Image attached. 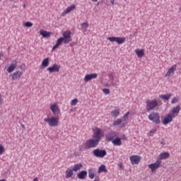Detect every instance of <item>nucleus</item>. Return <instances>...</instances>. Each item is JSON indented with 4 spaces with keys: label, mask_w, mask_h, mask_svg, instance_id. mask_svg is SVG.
Instances as JSON below:
<instances>
[{
    "label": "nucleus",
    "mask_w": 181,
    "mask_h": 181,
    "mask_svg": "<svg viewBox=\"0 0 181 181\" xmlns=\"http://www.w3.org/2000/svg\"><path fill=\"white\" fill-rule=\"evenodd\" d=\"M88 176L90 179H94L95 175L94 174V168H90L88 170Z\"/></svg>",
    "instance_id": "obj_31"
},
{
    "label": "nucleus",
    "mask_w": 181,
    "mask_h": 181,
    "mask_svg": "<svg viewBox=\"0 0 181 181\" xmlns=\"http://www.w3.org/2000/svg\"><path fill=\"white\" fill-rule=\"evenodd\" d=\"M118 168H119V169H123L124 166L122 165V163H119V164H118Z\"/></svg>",
    "instance_id": "obj_45"
},
{
    "label": "nucleus",
    "mask_w": 181,
    "mask_h": 181,
    "mask_svg": "<svg viewBox=\"0 0 181 181\" xmlns=\"http://www.w3.org/2000/svg\"><path fill=\"white\" fill-rule=\"evenodd\" d=\"M0 181H6L5 179L0 180Z\"/></svg>",
    "instance_id": "obj_56"
},
{
    "label": "nucleus",
    "mask_w": 181,
    "mask_h": 181,
    "mask_svg": "<svg viewBox=\"0 0 181 181\" xmlns=\"http://www.w3.org/2000/svg\"><path fill=\"white\" fill-rule=\"evenodd\" d=\"M81 27L83 29H87V28H88V23H83L81 24Z\"/></svg>",
    "instance_id": "obj_36"
},
{
    "label": "nucleus",
    "mask_w": 181,
    "mask_h": 181,
    "mask_svg": "<svg viewBox=\"0 0 181 181\" xmlns=\"http://www.w3.org/2000/svg\"><path fill=\"white\" fill-rule=\"evenodd\" d=\"M174 113H173L172 115H171V117H173V118H175V115H173Z\"/></svg>",
    "instance_id": "obj_51"
},
{
    "label": "nucleus",
    "mask_w": 181,
    "mask_h": 181,
    "mask_svg": "<svg viewBox=\"0 0 181 181\" xmlns=\"http://www.w3.org/2000/svg\"><path fill=\"white\" fill-rule=\"evenodd\" d=\"M64 39V45H67L68 43H70L71 42V33L70 31H65L62 34Z\"/></svg>",
    "instance_id": "obj_8"
},
{
    "label": "nucleus",
    "mask_w": 181,
    "mask_h": 181,
    "mask_svg": "<svg viewBox=\"0 0 181 181\" xmlns=\"http://www.w3.org/2000/svg\"><path fill=\"white\" fill-rule=\"evenodd\" d=\"M22 128H25V124H21Z\"/></svg>",
    "instance_id": "obj_55"
},
{
    "label": "nucleus",
    "mask_w": 181,
    "mask_h": 181,
    "mask_svg": "<svg viewBox=\"0 0 181 181\" xmlns=\"http://www.w3.org/2000/svg\"><path fill=\"white\" fill-rule=\"evenodd\" d=\"M108 77H109L110 81H114V75H112V74H109Z\"/></svg>",
    "instance_id": "obj_42"
},
{
    "label": "nucleus",
    "mask_w": 181,
    "mask_h": 181,
    "mask_svg": "<svg viewBox=\"0 0 181 181\" xmlns=\"http://www.w3.org/2000/svg\"><path fill=\"white\" fill-rule=\"evenodd\" d=\"M50 60V58L47 57L45 59H44L42 62V67H47V66H49V61Z\"/></svg>",
    "instance_id": "obj_30"
},
{
    "label": "nucleus",
    "mask_w": 181,
    "mask_h": 181,
    "mask_svg": "<svg viewBox=\"0 0 181 181\" xmlns=\"http://www.w3.org/2000/svg\"><path fill=\"white\" fill-rule=\"evenodd\" d=\"M45 122H48L49 127H57L59 125V117H52L44 119Z\"/></svg>",
    "instance_id": "obj_4"
},
{
    "label": "nucleus",
    "mask_w": 181,
    "mask_h": 181,
    "mask_svg": "<svg viewBox=\"0 0 181 181\" xmlns=\"http://www.w3.org/2000/svg\"><path fill=\"white\" fill-rule=\"evenodd\" d=\"M170 97H172V93L159 95L160 98H162L163 100H166V101H169V100L170 99Z\"/></svg>",
    "instance_id": "obj_28"
},
{
    "label": "nucleus",
    "mask_w": 181,
    "mask_h": 181,
    "mask_svg": "<svg viewBox=\"0 0 181 181\" xmlns=\"http://www.w3.org/2000/svg\"><path fill=\"white\" fill-rule=\"evenodd\" d=\"M16 66H18V63L14 61V63L11 64V65L8 67V73H12V71H13L16 69Z\"/></svg>",
    "instance_id": "obj_20"
},
{
    "label": "nucleus",
    "mask_w": 181,
    "mask_h": 181,
    "mask_svg": "<svg viewBox=\"0 0 181 181\" xmlns=\"http://www.w3.org/2000/svg\"><path fill=\"white\" fill-rule=\"evenodd\" d=\"M122 128L125 127V124H122Z\"/></svg>",
    "instance_id": "obj_53"
},
{
    "label": "nucleus",
    "mask_w": 181,
    "mask_h": 181,
    "mask_svg": "<svg viewBox=\"0 0 181 181\" xmlns=\"http://www.w3.org/2000/svg\"><path fill=\"white\" fill-rule=\"evenodd\" d=\"M173 121V117H172V115L168 114L167 116H165L163 120V125H168V124L172 122Z\"/></svg>",
    "instance_id": "obj_17"
},
{
    "label": "nucleus",
    "mask_w": 181,
    "mask_h": 181,
    "mask_svg": "<svg viewBox=\"0 0 181 181\" xmlns=\"http://www.w3.org/2000/svg\"><path fill=\"white\" fill-rule=\"evenodd\" d=\"M115 0H110V4H112V5H114V2Z\"/></svg>",
    "instance_id": "obj_47"
},
{
    "label": "nucleus",
    "mask_w": 181,
    "mask_h": 181,
    "mask_svg": "<svg viewBox=\"0 0 181 181\" xmlns=\"http://www.w3.org/2000/svg\"><path fill=\"white\" fill-rule=\"evenodd\" d=\"M177 101H179V98L175 97L172 99L171 104H176V103H177Z\"/></svg>",
    "instance_id": "obj_37"
},
{
    "label": "nucleus",
    "mask_w": 181,
    "mask_h": 181,
    "mask_svg": "<svg viewBox=\"0 0 181 181\" xmlns=\"http://www.w3.org/2000/svg\"><path fill=\"white\" fill-rule=\"evenodd\" d=\"M117 133H115V132L114 131H112L105 135L106 141H108L109 142H112V141L115 139Z\"/></svg>",
    "instance_id": "obj_13"
},
{
    "label": "nucleus",
    "mask_w": 181,
    "mask_h": 181,
    "mask_svg": "<svg viewBox=\"0 0 181 181\" xmlns=\"http://www.w3.org/2000/svg\"><path fill=\"white\" fill-rule=\"evenodd\" d=\"M33 181H39V178L35 177V178H34V179L33 180Z\"/></svg>",
    "instance_id": "obj_46"
},
{
    "label": "nucleus",
    "mask_w": 181,
    "mask_h": 181,
    "mask_svg": "<svg viewBox=\"0 0 181 181\" xmlns=\"http://www.w3.org/2000/svg\"><path fill=\"white\" fill-rule=\"evenodd\" d=\"M111 114H112V117H114V118H117V117H118V115H119V109L115 110L112 111Z\"/></svg>",
    "instance_id": "obj_33"
},
{
    "label": "nucleus",
    "mask_w": 181,
    "mask_h": 181,
    "mask_svg": "<svg viewBox=\"0 0 181 181\" xmlns=\"http://www.w3.org/2000/svg\"><path fill=\"white\" fill-rule=\"evenodd\" d=\"M107 40H110V42H116L118 45H122V43H125L126 38L121 37H107Z\"/></svg>",
    "instance_id": "obj_7"
},
{
    "label": "nucleus",
    "mask_w": 181,
    "mask_h": 181,
    "mask_svg": "<svg viewBox=\"0 0 181 181\" xmlns=\"http://www.w3.org/2000/svg\"><path fill=\"white\" fill-rule=\"evenodd\" d=\"M22 74H23L22 71H16L14 73L11 74L10 75V77H11V80L13 81L20 80L21 77H22Z\"/></svg>",
    "instance_id": "obj_12"
},
{
    "label": "nucleus",
    "mask_w": 181,
    "mask_h": 181,
    "mask_svg": "<svg viewBox=\"0 0 181 181\" xmlns=\"http://www.w3.org/2000/svg\"><path fill=\"white\" fill-rule=\"evenodd\" d=\"M112 86H113V87H117V83H112Z\"/></svg>",
    "instance_id": "obj_48"
},
{
    "label": "nucleus",
    "mask_w": 181,
    "mask_h": 181,
    "mask_svg": "<svg viewBox=\"0 0 181 181\" xmlns=\"http://www.w3.org/2000/svg\"><path fill=\"white\" fill-rule=\"evenodd\" d=\"M176 67H177V65L174 64L173 65L168 71V72L165 74V77H172L173 74H175V71H176Z\"/></svg>",
    "instance_id": "obj_14"
},
{
    "label": "nucleus",
    "mask_w": 181,
    "mask_h": 181,
    "mask_svg": "<svg viewBox=\"0 0 181 181\" xmlns=\"http://www.w3.org/2000/svg\"><path fill=\"white\" fill-rule=\"evenodd\" d=\"M81 168H83V164L82 163H77V164L74 165L72 170H73L74 172H78V170H80V169H81Z\"/></svg>",
    "instance_id": "obj_29"
},
{
    "label": "nucleus",
    "mask_w": 181,
    "mask_h": 181,
    "mask_svg": "<svg viewBox=\"0 0 181 181\" xmlns=\"http://www.w3.org/2000/svg\"><path fill=\"white\" fill-rule=\"evenodd\" d=\"M180 110H181L180 105H177L176 107H174L173 108V110H171V112L173 114H179Z\"/></svg>",
    "instance_id": "obj_32"
},
{
    "label": "nucleus",
    "mask_w": 181,
    "mask_h": 181,
    "mask_svg": "<svg viewBox=\"0 0 181 181\" xmlns=\"http://www.w3.org/2000/svg\"><path fill=\"white\" fill-rule=\"evenodd\" d=\"M4 152H5V147H4V146L0 144V155H2Z\"/></svg>",
    "instance_id": "obj_39"
},
{
    "label": "nucleus",
    "mask_w": 181,
    "mask_h": 181,
    "mask_svg": "<svg viewBox=\"0 0 181 181\" xmlns=\"http://www.w3.org/2000/svg\"><path fill=\"white\" fill-rule=\"evenodd\" d=\"M24 26H25V28H32L33 26V23L28 21L24 23Z\"/></svg>",
    "instance_id": "obj_35"
},
{
    "label": "nucleus",
    "mask_w": 181,
    "mask_h": 181,
    "mask_svg": "<svg viewBox=\"0 0 181 181\" xmlns=\"http://www.w3.org/2000/svg\"><path fill=\"white\" fill-rule=\"evenodd\" d=\"M74 171L71 168H67L65 172L66 179H70V177H73V175H74Z\"/></svg>",
    "instance_id": "obj_23"
},
{
    "label": "nucleus",
    "mask_w": 181,
    "mask_h": 181,
    "mask_svg": "<svg viewBox=\"0 0 181 181\" xmlns=\"http://www.w3.org/2000/svg\"><path fill=\"white\" fill-rule=\"evenodd\" d=\"M2 56H4V54L0 52V60H1V57H2Z\"/></svg>",
    "instance_id": "obj_49"
},
{
    "label": "nucleus",
    "mask_w": 181,
    "mask_h": 181,
    "mask_svg": "<svg viewBox=\"0 0 181 181\" xmlns=\"http://www.w3.org/2000/svg\"><path fill=\"white\" fill-rule=\"evenodd\" d=\"M170 156V153L168 152L162 153L159 155L158 160H163V159H168Z\"/></svg>",
    "instance_id": "obj_22"
},
{
    "label": "nucleus",
    "mask_w": 181,
    "mask_h": 181,
    "mask_svg": "<svg viewBox=\"0 0 181 181\" xmlns=\"http://www.w3.org/2000/svg\"><path fill=\"white\" fill-rule=\"evenodd\" d=\"M148 117V119L152 121L154 124H156L157 125L160 124V115L158 112H152Z\"/></svg>",
    "instance_id": "obj_3"
},
{
    "label": "nucleus",
    "mask_w": 181,
    "mask_h": 181,
    "mask_svg": "<svg viewBox=\"0 0 181 181\" xmlns=\"http://www.w3.org/2000/svg\"><path fill=\"white\" fill-rule=\"evenodd\" d=\"M50 110L54 114V117H59V115H60V109L56 103L51 105Z\"/></svg>",
    "instance_id": "obj_9"
},
{
    "label": "nucleus",
    "mask_w": 181,
    "mask_h": 181,
    "mask_svg": "<svg viewBox=\"0 0 181 181\" xmlns=\"http://www.w3.org/2000/svg\"><path fill=\"white\" fill-rule=\"evenodd\" d=\"M76 8V5H71L69 6L66 10L64 11L62 15H67V13H70L71 11H74Z\"/></svg>",
    "instance_id": "obj_26"
},
{
    "label": "nucleus",
    "mask_w": 181,
    "mask_h": 181,
    "mask_svg": "<svg viewBox=\"0 0 181 181\" xmlns=\"http://www.w3.org/2000/svg\"><path fill=\"white\" fill-rule=\"evenodd\" d=\"M23 8H26V4H23Z\"/></svg>",
    "instance_id": "obj_57"
},
{
    "label": "nucleus",
    "mask_w": 181,
    "mask_h": 181,
    "mask_svg": "<svg viewBox=\"0 0 181 181\" xmlns=\"http://www.w3.org/2000/svg\"><path fill=\"white\" fill-rule=\"evenodd\" d=\"M93 131H94V132L92 136V138L98 140L100 142V141H101V139L103 138V136H104V132L103 131V129H101L98 127H95V130H93Z\"/></svg>",
    "instance_id": "obj_5"
},
{
    "label": "nucleus",
    "mask_w": 181,
    "mask_h": 181,
    "mask_svg": "<svg viewBox=\"0 0 181 181\" xmlns=\"http://www.w3.org/2000/svg\"><path fill=\"white\" fill-rule=\"evenodd\" d=\"M130 162L132 165H139V162H141V156H130Z\"/></svg>",
    "instance_id": "obj_16"
},
{
    "label": "nucleus",
    "mask_w": 181,
    "mask_h": 181,
    "mask_svg": "<svg viewBox=\"0 0 181 181\" xmlns=\"http://www.w3.org/2000/svg\"><path fill=\"white\" fill-rule=\"evenodd\" d=\"M60 67H62L60 65L54 64L52 66L48 67L47 70L49 73H59L60 71Z\"/></svg>",
    "instance_id": "obj_11"
},
{
    "label": "nucleus",
    "mask_w": 181,
    "mask_h": 181,
    "mask_svg": "<svg viewBox=\"0 0 181 181\" xmlns=\"http://www.w3.org/2000/svg\"><path fill=\"white\" fill-rule=\"evenodd\" d=\"M112 144L115 146H121L122 145V141H121V138L116 137L114 140H112Z\"/></svg>",
    "instance_id": "obj_21"
},
{
    "label": "nucleus",
    "mask_w": 181,
    "mask_h": 181,
    "mask_svg": "<svg viewBox=\"0 0 181 181\" xmlns=\"http://www.w3.org/2000/svg\"><path fill=\"white\" fill-rule=\"evenodd\" d=\"M11 1H14L15 0H11Z\"/></svg>",
    "instance_id": "obj_58"
},
{
    "label": "nucleus",
    "mask_w": 181,
    "mask_h": 181,
    "mask_svg": "<svg viewBox=\"0 0 181 181\" xmlns=\"http://www.w3.org/2000/svg\"><path fill=\"white\" fill-rule=\"evenodd\" d=\"M103 172H104L105 173H108V170H107L105 165H101L98 168V173H103Z\"/></svg>",
    "instance_id": "obj_27"
},
{
    "label": "nucleus",
    "mask_w": 181,
    "mask_h": 181,
    "mask_svg": "<svg viewBox=\"0 0 181 181\" xmlns=\"http://www.w3.org/2000/svg\"><path fill=\"white\" fill-rule=\"evenodd\" d=\"M97 77H98V74L95 73L87 74L84 77V81L85 83H88V81H91V80L97 78Z\"/></svg>",
    "instance_id": "obj_15"
},
{
    "label": "nucleus",
    "mask_w": 181,
    "mask_h": 181,
    "mask_svg": "<svg viewBox=\"0 0 181 181\" xmlns=\"http://www.w3.org/2000/svg\"><path fill=\"white\" fill-rule=\"evenodd\" d=\"M103 92L104 93V94H110V89H108V88H104L103 90Z\"/></svg>",
    "instance_id": "obj_41"
},
{
    "label": "nucleus",
    "mask_w": 181,
    "mask_h": 181,
    "mask_svg": "<svg viewBox=\"0 0 181 181\" xmlns=\"http://www.w3.org/2000/svg\"><path fill=\"white\" fill-rule=\"evenodd\" d=\"M77 103H78V100L77 98L73 99L71 102V105H77Z\"/></svg>",
    "instance_id": "obj_38"
},
{
    "label": "nucleus",
    "mask_w": 181,
    "mask_h": 181,
    "mask_svg": "<svg viewBox=\"0 0 181 181\" xmlns=\"http://www.w3.org/2000/svg\"><path fill=\"white\" fill-rule=\"evenodd\" d=\"M160 144H161V145H165V143H164L163 141H161V142H160Z\"/></svg>",
    "instance_id": "obj_52"
},
{
    "label": "nucleus",
    "mask_w": 181,
    "mask_h": 181,
    "mask_svg": "<svg viewBox=\"0 0 181 181\" xmlns=\"http://www.w3.org/2000/svg\"><path fill=\"white\" fill-rule=\"evenodd\" d=\"M156 132V130L152 129L149 132L150 136H153V134Z\"/></svg>",
    "instance_id": "obj_43"
},
{
    "label": "nucleus",
    "mask_w": 181,
    "mask_h": 181,
    "mask_svg": "<svg viewBox=\"0 0 181 181\" xmlns=\"http://www.w3.org/2000/svg\"><path fill=\"white\" fill-rule=\"evenodd\" d=\"M93 181H100V178H96Z\"/></svg>",
    "instance_id": "obj_50"
},
{
    "label": "nucleus",
    "mask_w": 181,
    "mask_h": 181,
    "mask_svg": "<svg viewBox=\"0 0 181 181\" xmlns=\"http://www.w3.org/2000/svg\"><path fill=\"white\" fill-rule=\"evenodd\" d=\"M4 104V98H2V95L0 93V105H2Z\"/></svg>",
    "instance_id": "obj_44"
},
{
    "label": "nucleus",
    "mask_w": 181,
    "mask_h": 181,
    "mask_svg": "<svg viewBox=\"0 0 181 181\" xmlns=\"http://www.w3.org/2000/svg\"><path fill=\"white\" fill-rule=\"evenodd\" d=\"M146 108L148 112H149V111H152V110H155L157 107H159V103L156 99H153V100H147L146 101Z\"/></svg>",
    "instance_id": "obj_1"
},
{
    "label": "nucleus",
    "mask_w": 181,
    "mask_h": 181,
    "mask_svg": "<svg viewBox=\"0 0 181 181\" xmlns=\"http://www.w3.org/2000/svg\"><path fill=\"white\" fill-rule=\"evenodd\" d=\"M129 117V112H127L124 116V121H127V119H128V117Z\"/></svg>",
    "instance_id": "obj_40"
},
{
    "label": "nucleus",
    "mask_w": 181,
    "mask_h": 181,
    "mask_svg": "<svg viewBox=\"0 0 181 181\" xmlns=\"http://www.w3.org/2000/svg\"><path fill=\"white\" fill-rule=\"evenodd\" d=\"M64 43V40L62 38V37H59L57 40L56 44L52 47V50H56L62 45V43Z\"/></svg>",
    "instance_id": "obj_19"
},
{
    "label": "nucleus",
    "mask_w": 181,
    "mask_h": 181,
    "mask_svg": "<svg viewBox=\"0 0 181 181\" xmlns=\"http://www.w3.org/2000/svg\"><path fill=\"white\" fill-rule=\"evenodd\" d=\"M76 176L78 179H80V180H83V179H86V177H87V171L82 170L78 173Z\"/></svg>",
    "instance_id": "obj_18"
},
{
    "label": "nucleus",
    "mask_w": 181,
    "mask_h": 181,
    "mask_svg": "<svg viewBox=\"0 0 181 181\" xmlns=\"http://www.w3.org/2000/svg\"><path fill=\"white\" fill-rule=\"evenodd\" d=\"M40 35H41L42 37H50V35H52V33L46 31L45 30H40Z\"/></svg>",
    "instance_id": "obj_25"
},
{
    "label": "nucleus",
    "mask_w": 181,
    "mask_h": 181,
    "mask_svg": "<svg viewBox=\"0 0 181 181\" xmlns=\"http://www.w3.org/2000/svg\"><path fill=\"white\" fill-rule=\"evenodd\" d=\"M93 155L95 156V158H104L105 156H107V151L96 148L93 150Z\"/></svg>",
    "instance_id": "obj_6"
},
{
    "label": "nucleus",
    "mask_w": 181,
    "mask_h": 181,
    "mask_svg": "<svg viewBox=\"0 0 181 181\" xmlns=\"http://www.w3.org/2000/svg\"><path fill=\"white\" fill-rule=\"evenodd\" d=\"M162 161L160 160H157L156 163L148 165V168L151 170V172L153 173L156 169H158Z\"/></svg>",
    "instance_id": "obj_10"
},
{
    "label": "nucleus",
    "mask_w": 181,
    "mask_h": 181,
    "mask_svg": "<svg viewBox=\"0 0 181 181\" xmlns=\"http://www.w3.org/2000/svg\"><path fill=\"white\" fill-rule=\"evenodd\" d=\"M100 145V141L98 140L93 138L87 140L85 143L84 148L85 149H91V148H97Z\"/></svg>",
    "instance_id": "obj_2"
},
{
    "label": "nucleus",
    "mask_w": 181,
    "mask_h": 181,
    "mask_svg": "<svg viewBox=\"0 0 181 181\" xmlns=\"http://www.w3.org/2000/svg\"><path fill=\"white\" fill-rule=\"evenodd\" d=\"M93 2H97L98 0H91Z\"/></svg>",
    "instance_id": "obj_54"
},
{
    "label": "nucleus",
    "mask_w": 181,
    "mask_h": 181,
    "mask_svg": "<svg viewBox=\"0 0 181 181\" xmlns=\"http://www.w3.org/2000/svg\"><path fill=\"white\" fill-rule=\"evenodd\" d=\"M122 122V119H117L113 122L114 127H118L121 125V123Z\"/></svg>",
    "instance_id": "obj_34"
},
{
    "label": "nucleus",
    "mask_w": 181,
    "mask_h": 181,
    "mask_svg": "<svg viewBox=\"0 0 181 181\" xmlns=\"http://www.w3.org/2000/svg\"><path fill=\"white\" fill-rule=\"evenodd\" d=\"M135 53L137 54V57L141 59V57H144L145 56V50L144 49H136L135 50Z\"/></svg>",
    "instance_id": "obj_24"
}]
</instances>
